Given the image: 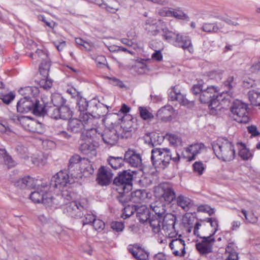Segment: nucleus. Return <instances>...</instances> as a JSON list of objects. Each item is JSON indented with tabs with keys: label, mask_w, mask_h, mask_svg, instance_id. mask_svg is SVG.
<instances>
[{
	"label": "nucleus",
	"mask_w": 260,
	"mask_h": 260,
	"mask_svg": "<svg viewBox=\"0 0 260 260\" xmlns=\"http://www.w3.org/2000/svg\"><path fill=\"white\" fill-rule=\"evenodd\" d=\"M35 190L30 194V199L34 202L41 203L46 206L54 207L56 208L57 205H62L66 203L68 201L71 199V193L68 190H63L62 195H56L55 197L52 195V191L47 182H42L41 184L36 181Z\"/></svg>",
	"instance_id": "obj_1"
},
{
	"label": "nucleus",
	"mask_w": 260,
	"mask_h": 260,
	"mask_svg": "<svg viewBox=\"0 0 260 260\" xmlns=\"http://www.w3.org/2000/svg\"><path fill=\"white\" fill-rule=\"evenodd\" d=\"M217 87L210 86L205 88L199 96V101L202 104H208L209 108L213 114L222 108V105L229 104L230 100L226 98L224 93L217 94Z\"/></svg>",
	"instance_id": "obj_2"
},
{
	"label": "nucleus",
	"mask_w": 260,
	"mask_h": 260,
	"mask_svg": "<svg viewBox=\"0 0 260 260\" xmlns=\"http://www.w3.org/2000/svg\"><path fill=\"white\" fill-rule=\"evenodd\" d=\"M212 147L217 158L223 161H230L235 157L234 146L226 139H220L213 142Z\"/></svg>",
	"instance_id": "obj_3"
},
{
	"label": "nucleus",
	"mask_w": 260,
	"mask_h": 260,
	"mask_svg": "<svg viewBox=\"0 0 260 260\" xmlns=\"http://www.w3.org/2000/svg\"><path fill=\"white\" fill-rule=\"evenodd\" d=\"M150 210L147 212V223H149L152 232L158 233L160 230V223L162 215L165 212L164 204L159 201H155L149 205Z\"/></svg>",
	"instance_id": "obj_4"
},
{
	"label": "nucleus",
	"mask_w": 260,
	"mask_h": 260,
	"mask_svg": "<svg viewBox=\"0 0 260 260\" xmlns=\"http://www.w3.org/2000/svg\"><path fill=\"white\" fill-rule=\"evenodd\" d=\"M26 47L30 50H36L35 52H30L29 56L33 59H37V61H41L39 66L40 73L43 74L45 76H47L51 66L47 51L46 50L37 49V45L32 40L28 41Z\"/></svg>",
	"instance_id": "obj_5"
},
{
	"label": "nucleus",
	"mask_w": 260,
	"mask_h": 260,
	"mask_svg": "<svg viewBox=\"0 0 260 260\" xmlns=\"http://www.w3.org/2000/svg\"><path fill=\"white\" fill-rule=\"evenodd\" d=\"M162 35L164 39L169 43H173V45L183 49H187L189 52L192 51V46L191 40L188 36H184L178 33L169 30L165 26L164 27Z\"/></svg>",
	"instance_id": "obj_6"
},
{
	"label": "nucleus",
	"mask_w": 260,
	"mask_h": 260,
	"mask_svg": "<svg viewBox=\"0 0 260 260\" xmlns=\"http://www.w3.org/2000/svg\"><path fill=\"white\" fill-rule=\"evenodd\" d=\"M201 226L199 222L196 223L193 233L201 240H198L196 243V248L199 253L202 256H206L207 254L212 252L213 246L215 242V239L212 235L207 236H201L199 234V229Z\"/></svg>",
	"instance_id": "obj_7"
},
{
	"label": "nucleus",
	"mask_w": 260,
	"mask_h": 260,
	"mask_svg": "<svg viewBox=\"0 0 260 260\" xmlns=\"http://www.w3.org/2000/svg\"><path fill=\"white\" fill-rule=\"evenodd\" d=\"M70 181L69 174L66 172L60 171L52 177L50 182L48 184L50 191H55V190L57 189L61 191L60 194H57L56 195H62L63 190H68L70 192L72 197V190L69 189V186L71 184Z\"/></svg>",
	"instance_id": "obj_8"
},
{
	"label": "nucleus",
	"mask_w": 260,
	"mask_h": 260,
	"mask_svg": "<svg viewBox=\"0 0 260 260\" xmlns=\"http://www.w3.org/2000/svg\"><path fill=\"white\" fill-rule=\"evenodd\" d=\"M230 116L239 123H247L250 120L248 105L236 100L231 107Z\"/></svg>",
	"instance_id": "obj_9"
},
{
	"label": "nucleus",
	"mask_w": 260,
	"mask_h": 260,
	"mask_svg": "<svg viewBox=\"0 0 260 260\" xmlns=\"http://www.w3.org/2000/svg\"><path fill=\"white\" fill-rule=\"evenodd\" d=\"M154 192L156 198L161 201H164L167 204L171 203L176 198V192L172 185L167 182L161 183L155 187Z\"/></svg>",
	"instance_id": "obj_10"
},
{
	"label": "nucleus",
	"mask_w": 260,
	"mask_h": 260,
	"mask_svg": "<svg viewBox=\"0 0 260 260\" xmlns=\"http://www.w3.org/2000/svg\"><path fill=\"white\" fill-rule=\"evenodd\" d=\"M133 174L129 171L124 170L118 173L114 180L113 183L118 186L117 188H122L126 191H131L132 189V181Z\"/></svg>",
	"instance_id": "obj_11"
},
{
	"label": "nucleus",
	"mask_w": 260,
	"mask_h": 260,
	"mask_svg": "<svg viewBox=\"0 0 260 260\" xmlns=\"http://www.w3.org/2000/svg\"><path fill=\"white\" fill-rule=\"evenodd\" d=\"M72 199L68 201L66 203L62 205H57V206H62L63 205H67L66 209H64V212L67 214V215L74 218H80L82 217L83 215V211L86 209V205H82L80 203H78L76 201H72L68 204Z\"/></svg>",
	"instance_id": "obj_12"
},
{
	"label": "nucleus",
	"mask_w": 260,
	"mask_h": 260,
	"mask_svg": "<svg viewBox=\"0 0 260 260\" xmlns=\"http://www.w3.org/2000/svg\"><path fill=\"white\" fill-rule=\"evenodd\" d=\"M168 99L171 101H178L180 105L188 107L194 105L193 101H190L186 99V95L181 93L177 86L172 87L168 92Z\"/></svg>",
	"instance_id": "obj_13"
},
{
	"label": "nucleus",
	"mask_w": 260,
	"mask_h": 260,
	"mask_svg": "<svg viewBox=\"0 0 260 260\" xmlns=\"http://www.w3.org/2000/svg\"><path fill=\"white\" fill-rule=\"evenodd\" d=\"M166 148H155L151 150V161L152 165L155 168L165 169V162L166 158Z\"/></svg>",
	"instance_id": "obj_14"
},
{
	"label": "nucleus",
	"mask_w": 260,
	"mask_h": 260,
	"mask_svg": "<svg viewBox=\"0 0 260 260\" xmlns=\"http://www.w3.org/2000/svg\"><path fill=\"white\" fill-rule=\"evenodd\" d=\"M89 128H86V125L83 123L82 121L77 118L70 119L68 121L67 129L68 131L77 134L82 133L81 135V139L82 140H86V137H87L88 132H86L85 134L83 132V130L85 129H89Z\"/></svg>",
	"instance_id": "obj_15"
},
{
	"label": "nucleus",
	"mask_w": 260,
	"mask_h": 260,
	"mask_svg": "<svg viewBox=\"0 0 260 260\" xmlns=\"http://www.w3.org/2000/svg\"><path fill=\"white\" fill-rule=\"evenodd\" d=\"M51 101L53 106L47 108L46 114L52 118L59 119V105L63 104L64 99L60 95L56 94L52 96Z\"/></svg>",
	"instance_id": "obj_16"
},
{
	"label": "nucleus",
	"mask_w": 260,
	"mask_h": 260,
	"mask_svg": "<svg viewBox=\"0 0 260 260\" xmlns=\"http://www.w3.org/2000/svg\"><path fill=\"white\" fill-rule=\"evenodd\" d=\"M113 174L109 167L101 166L98 170L96 180L102 186L108 185L112 178Z\"/></svg>",
	"instance_id": "obj_17"
},
{
	"label": "nucleus",
	"mask_w": 260,
	"mask_h": 260,
	"mask_svg": "<svg viewBox=\"0 0 260 260\" xmlns=\"http://www.w3.org/2000/svg\"><path fill=\"white\" fill-rule=\"evenodd\" d=\"M205 146L203 143H196L190 145L185 148V153H182V157L187 159L188 161L196 159L197 154L201 153V150L204 149Z\"/></svg>",
	"instance_id": "obj_18"
},
{
	"label": "nucleus",
	"mask_w": 260,
	"mask_h": 260,
	"mask_svg": "<svg viewBox=\"0 0 260 260\" xmlns=\"http://www.w3.org/2000/svg\"><path fill=\"white\" fill-rule=\"evenodd\" d=\"M185 241L181 239H173L169 244L170 248L173 250V254L176 256H184L185 251Z\"/></svg>",
	"instance_id": "obj_19"
},
{
	"label": "nucleus",
	"mask_w": 260,
	"mask_h": 260,
	"mask_svg": "<svg viewBox=\"0 0 260 260\" xmlns=\"http://www.w3.org/2000/svg\"><path fill=\"white\" fill-rule=\"evenodd\" d=\"M124 160L131 167H138L141 166L142 159L140 155L136 151L129 149L125 152L124 156Z\"/></svg>",
	"instance_id": "obj_20"
},
{
	"label": "nucleus",
	"mask_w": 260,
	"mask_h": 260,
	"mask_svg": "<svg viewBox=\"0 0 260 260\" xmlns=\"http://www.w3.org/2000/svg\"><path fill=\"white\" fill-rule=\"evenodd\" d=\"M101 137L106 144L110 146L115 145L118 139L117 131L114 128L106 129L104 133L101 135Z\"/></svg>",
	"instance_id": "obj_21"
},
{
	"label": "nucleus",
	"mask_w": 260,
	"mask_h": 260,
	"mask_svg": "<svg viewBox=\"0 0 260 260\" xmlns=\"http://www.w3.org/2000/svg\"><path fill=\"white\" fill-rule=\"evenodd\" d=\"M16 117L24 129L31 133L37 132V127L38 123L36 121L29 118L28 117L21 116V117Z\"/></svg>",
	"instance_id": "obj_22"
},
{
	"label": "nucleus",
	"mask_w": 260,
	"mask_h": 260,
	"mask_svg": "<svg viewBox=\"0 0 260 260\" xmlns=\"http://www.w3.org/2000/svg\"><path fill=\"white\" fill-rule=\"evenodd\" d=\"M173 113V107L171 105H166L162 107L157 111L156 116L161 121L168 122L171 120Z\"/></svg>",
	"instance_id": "obj_23"
},
{
	"label": "nucleus",
	"mask_w": 260,
	"mask_h": 260,
	"mask_svg": "<svg viewBox=\"0 0 260 260\" xmlns=\"http://www.w3.org/2000/svg\"><path fill=\"white\" fill-rule=\"evenodd\" d=\"M236 79L234 75H229L223 83V86L225 88V90L222 93H224V96L228 98L230 100V98H231L233 94V89L236 86Z\"/></svg>",
	"instance_id": "obj_24"
},
{
	"label": "nucleus",
	"mask_w": 260,
	"mask_h": 260,
	"mask_svg": "<svg viewBox=\"0 0 260 260\" xmlns=\"http://www.w3.org/2000/svg\"><path fill=\"white\" fill-rule=\"evenodd\" d=\"M33 99H29L26 98L21 99L17 104V110L21 113L31 112L33 106Z\"/></svg>",
	"instance_id": "obj_25"
},
{
	"label": "nucleus",
	"mask_w": 260,
	"mask_h": 260,
	"mask_svg": "<svg viewBox=\"0 0 260 260\" xmlns=\"http://www.w3.org/2000/svg\"><path fill=\"white\" fill-rule=\"evenodd\" d=\"M81 160V157L78 155H73L69 160L68 165L69 173L71 174L72 177L77 178L80 177V175H78L75 173V169L78 171H79L78 168H80L79 162Z\"/></svg>",
	"instance_id": "obj_26"
},
{
	"label": "nucleus",
	"mask_w": 260,
	"mask_h": 260,
	"mask_svg": "<svg viewBox=\"0 0 260 260\" xmlns=\"http://www.w3.org/2000/svg\"><path fill=\"white\" fill-rule=\"evenodd\" d=\"M128 250L137 260H146V251L144 248H142L138 244L129 245Z\"/></svg>",
	"instance_id": "obj_27"
},
{
	"label": "nucleus",
	"mask_w": 260,
	"mask_h": 260,
	"mask_svg": "<svg viewBox=\"0 0 260 260\" xmlns=\"http://www.w3.org/2000/svg\"><path fill=\"white\" fill-rule=\"evenodd\" d=\"M36 181L33 178L28 176L19 178L15 182L14 184L16 187L20 188H30L36 186Z\"/></svg>",
	"instance_id": "obj_28"
},
{
	"label": "nucleus",
	"mask_w": 260,
	"mask_h": 260,
	"mask_svg": "<svg viewBox=\"0 0 260 260\" xmlns=\"http://www.w3.org/2000/svg\"><path fill=\"white\" fill-rule=\"evenodd\" d=\"M162 227L164 230L172 231L175 229L176 216L171 213L166 214L162 217Z\"/></svg>",
	"instance_id": "obj_29"
},
{
	"label": "nucleus",
	"mask_w": 260,
	"mask_h": 260,
	"mask_svg": "<svg viewBox=\"0 0 260 260\" xmlns=\"http://www.w3.org/2000/svg\"><path fill=\"white\" fill-rule=\"evenodd\" d=\"M159 14L162 16L174 17L175 18L184 20L188 18V16L181 10L171 11L167 8H164L160 10Z\"/></svg>",
	"instance_id": "obj_30"
},
{
	"label": "nucleus",
	"mask_w": 260,
	"mask_h": 260,
	"mask_svg": "<svg viewBox=\"0 0 260 260\" xmlns=\"http://www.w3.org/2000/svg\"><path fill=\"white\" fill-rule=\"evenodd\" d=\"M175 201H176L177 205L185 211H187L193 206L192 201L183 194L176 196Z\"/></svg>",
	"instance_id": "obj_31"
},
{
	"label": "nucleus",
	"mask_w": 260,
	"mask_h": 260,
	"mask_svg": "<svg viewBox=\"0 0 260 260\" xmlns=\"http://www.w3.org/2000/svg\"><path fill=\"white\" fill-rule=\"evenodd\" d=\"M165 25L164 22L160 20H155L151 24L147 23L148 33L150 35L156 36L162 30Z\"/></svg>",
	"instance_id": "obj_32"
},
{
	"label": "nucleus",
	"mask_w": 260,
	"mask_h": 260,
	"mask_svg": "<svg viewBox=\"0 0 260 260\" xmlns=\"http://www.w3.org/2000/svg\"><path fill=\"white\" fill-rule=\"evenodd\" d=\"M47 106L34 98L33 106L31 109V113L38 116H44L46 114Z\"/></svg>",
	"instance_id": "obj_33"
},
{
	"label": "nucleus",
	"mask_w": 260,
	"mask_h": 260,
	"mask_svg": "<svg viewBox=\"0 0 260 260\" xmlns=\"http://www.w3.org/2000/svg\"><path fill=\"white\" fill-rule=\"evenodd\" d=\"M19 93L23 96V98H26L29 99H33L39 93V90L38 87L35 86H26L23 88H21L18 90Z\"/></svg>",
	"instance_id": "obj_34"
},
{
	"label": "nucleus",
	"mask_w": 260,
	"mask_h": 260,
	"mask_svg": "<svg viewBox=\"0 0 260 260\" xmlns=\"http://www.w3.org/2000/svg\"><path fill=\"white\" fill-rule=\"evenodd\" d=\"M147 137L150 139V141L147 142V144L151 148L160 145L165 139L164 136H159V134L156 132L147 133Z\"/></svg>",
	"instance_id": "obj_35"
},
{
	"label": "nucleus",
	"mask_w": 260,
	"mask_h": 260,
	"mask_svg": "<svg viewBox=\"0 0 260 260\" xmlns=\"http://www.w3.org/2000/svg\"><path fill=\"white\" fill-rule=\"evenodd\" d=\"M132 202L136 203H141L144 202L146 198L145 190H136L131 193Z\"/></svg>",
	"instance_id": "obj_36"
},
{
	"label": "nucleus",
	"mask_w": 260,
	"mask_h": 260,
	"mask_svg": "<svg viewBox=\"0 0 260 260\" xmlns=\"http://www.w3.org/2000/svg\"><path fill=\"white\" fill-rule=\"evenodd\" d=\"M180 158L181 156L176 151L172 153L170 149L166 148V158H165V160H164L165 162V168L168 166L171 160L177 164L179 162Z\"/></svg>",
	"instance_id": "obj_37"
},
{
	"label": "nucleus",
	"mask_w": 260,
	"mask_h": 260,
	"mask_svg": "<svg viewBox=\"0 0 260 260\" xmlns=\"http://www.w3.org/2000/svg\"><path fill=\"white\" fill-rule=\"evenodd\" d=\"M119 193V195L117 196V199L123 206H126V203L131 201L130 191H126L122 188H116Z\"/></svg>",
	"instance_id": "obj_38"
},
{
	"label": "nucleus",
	"mask_w": 260,
	"mask_h": 260,
	"mask_svg": "<svg viewBox=\"0 0 260 260\" xmlns=\"http://www.w3.org/2000/svg\"><path fill=\"white\" fill-rule=\"evenodd\" d=\"M134 70L138 74H144L146 71V59L138 58L136 60V64L134 66Z\"/></svg>",
	"instance_id": "obj_39"
},
{
	"label": "nucleus",
	"mask_w": 260,
	"mask_h": 260,
	"mask_svg": "<svg viewBox=\"0 0 260 260\" xmlns=\"http://www.w3.org/2000/svg\"><path fill=\"white\" fill-rule=\"evenodd\" d=\"M135 209L137 212V218L141 223L146 222V206L143 205L141 206L135 205Z\"/></svg>",
	"instance_id": "obj_40"
},
{
	"label": "nucleus",
	"mask_w": 260,
	"mask_h": 260,
	"mask_svg": "<svg viewBox=\"0 0 260 260\" xmlns=\"http://www.w3.org/2000/svg\"><path fill=\"white\" fill-rule=\"evenodd\" d=\"M59 119L67 120L72 116V112L70 108L63 105V104L59 105Z\"/></svg>",
	"instance_id": "obj_41"
},
{
	"label": "nucleus",
	"mask_w": 260,
	"mask_h": 260,
	"mask_svg": "<svg viewBox=\"0 0 260 260\" xmlns=\"http://www.w3.org/2000/svg\"><path fill=\"white\" fill-rule=\"evenodd\" d=\"M248 96L251 104L255 106H260V93L254 90H249Z\"/></svg>",
	"instance_id": "obj_42"
},
{
	"label": "nucleus",
	"mask_w": 260,
	"mask_h": 260,
	"mask_svg": "<svg viewBox=\"0 0 260 260\" xmlns=\"http://www.w3.org/2000/svg\"><path fill=\"white\" fill-rule=\"evenodd\" d=\"M79 150L81 153L85 155L94 154L95 149L93 145L89 143H83L80 144Z\"/></svg>",
	"instance_id": "obj_43"
},
{
	"label": "nucleus",
	"mask_w": 260,
	"mask_h": 260,
	"mask_svg": "<svg viewBox=\"0 0 260 260\" xmlns=\"http://www.w3.org/2000/svg\"><path fill=\"white\" fill-rule=\"evenodd\" d=\"M108 161L112 168L117 169L123 165L124 160L122 157H114L111 156L109 157Z\"/></svg>",
	"instance_id": "obj_44"
},
{
	"label": "nucleus",
	"mask_w": 260,
	"mask_h": 260,
	"mask_svg": "<svg viewBox=\"0 0 260 260\" xmlns=\"http://www.w3.org/2000/svg\"><path fill=\"white\" fill-rule=\"evenodd\" d=\"M164 138L166 139L171 144L174 146L181 145L182 144V140L181 138L176 134L167 133Z\"/></svg>",
	"instance_id": "obj_45"
},
{
	"label": "nucleus",
	"mask_w": 260,
	"mask_h": 260,
	"mask_svg": "<svg viewBox=\"0 0 260 260\" xmlns=\"http://www.w3.org/2000/svg\"><path fill=\"white\" fill-rule=\"evenodd\" d=\"M76 104L79 111L81 112H84L87 110L88 107V102L85 99L82 97L81 95L78 96L76 99Z\"/></svg>",
	"instance_id": "obj_46"
},
{
	"label": "nucleus",
	"mask_w": 260,
	"mask_h": 260,
	"mask_svg": "<svg viewBox=\"0 0 260 260\" xmlns=\"http://www.w3.org/2000/svg\"><path fill=\"white\" fill-rule=\"evenodd\" d=\"M40 75L42 76V79L40 81L39 84L40 86L44 89H48L50 88L52 85V80L48 78L49 72L47 76H44L43 74Z\"/></svg>",
	"instance_id": "obj_47"
},
{
	"label": "nucleus",
	"mask_w": 260,
	"mask_h": 260,
	"mask_svg": "<svg viewBox=\"0 0 260 260\" xmlns=\"http://www.w3.org/2000/svg\"><path fill=\"white\" fill-rule=\"evenodd\" d=\"M239 155L243 160H248L252 157V153L248 149L244 144L242 145V148L240 149Z\"/></svg>",
	"instance_id": "obj_48"
},
{
	"label": "nucleus",
	"mask_w": 260,
	"mask_h": 260,
	"mask_svg": "<svg viewBox=\"0 0 260 260\" xmlns=\"http://www.w3.org/2000/svg\"><path fill=\"white\" fill-rule=\"evenodd\" d=\"M219 27L216 23H205L203 24L202 29L206 32H216Z\"/></svg>",
	"instance_id": "obj_49"
},
{
	"label": "nucleus",
	"mask_w": 260,
	"mask_h": 260,
	"mask_svg": "<svg viewBox=\"0 0 260 260\" xmlns=\"http://www.w3.org/2000/svg\"><path fill=\"white\" fill-rule=\"evenodd\" d=\"M241 212L243 213V215L245 217V222L246 223H255L257 221V218L254 213L252 212H247L246 210L245 209H242Z\"/></svg>",
	"instance_id": "obj_50"
},
{
	"label": "nucleus",
	"mask_w": 260,
	"mask_h": 260,
	"mask_svg": "<svg viewBox=\"0 0 260 260\" xmlns=\"http://www.w3.org/2000/svg\"><path fill=\"white\" fill-rule=\"evenodd\" d=\"M204 84L202 81H199L197 84H193L190 88L191 92L194 95L200 96L204 90Z\"/></svg>",
	"instance_id": "obj_51"
},
{
	"label": "nucleus",
	"mask_w": 260,
	"mask_h": 260,
	"mask_svg": "<svg viewBox=\"0 0 260 260\" xmlns=\"http://www.w3.org/2000/svg\"><path fill=\"white\" fill-rule=\"evenodd\" d=\"M233 243H229L225 249L226 252L228 253V255L225 260H238V254L236 251L232 249Z\"/></svg>",
	"instance_id": "obj_52"
},
{
	"label": "nucleus",
	"mask_w": 260,
	"mask_h": 260,
	"mask_svg": "<svg viewBox=\"0 0 260 260\" xmlns=\"http://www.w3.org/2000/svg\"><path fill=\"white\" fill-rule=\"evenodd\" d=\"M204 220L207 222L210 223V226L213 228V230L212 231V233L210 234L209 235H212V237H214V235L218 230V220L214 218H206Z\"/></svg>",
	"instance_id": "obj_53"
},
{
	"label": "nucleus",
	"mask_w": 260,
	"mask_h": 260,
	"mask_svg": "<svg viewBox=\"0 0 260 260\" xmlns=\"http://www.w3.org/2000/svg\"><path fill=\"white\" fill-rule=\"evenodd\" d=\"M124 210L122 214V217L126 219L129 217L136 211L135 205H129L124 206Z\"/></svg>",
	"instance_id": "obj_54"
},
{
	"label": "nucleus",
	"mask_w": 260,
	"mask_h": 260,
	"mask_svg": "<svg viewBox=\"0 0 260 260\" xmlns=\"http://www.w3.org/2000/svg\"><path fill=\"white\" fill-rule=\"evenodd\" d=\"M15 96V94L11 92L8 94H2L1 99L5 104L8 105L14 99Z\"/></svg>",
	"instance_id": "obj_55"
},
{
	"label": "nucleus",
	"mask_w": 260,
	"mask_h": 260,
	"mask_svg": "<svg viewBox=\"0 0 260 260\" xmlns=\"http://www.w3.org/2000/svg\"><path fill=\"white\" fill-rule=\"evenodd\" d=\"M193 171L198 173L199 175H201L203 173L205 170L204 165L202 161H196L192 165Z\"/></svg>",
	"instance_id": "obj_56"
},
{
	"label": "nucleus",
	"mask_w": 260,
	"mask_h": 260,
	"mask_svg": "<svg viewBox=\"0 0 260 260\" xmlns=\"http://www.w3.org/2000/svg\"><path fill=\"white\" fill-rule=\"evenodd\" d=\"M84 112H82V113L80 114V118L81 119V121L84 124V125L86 124H88L92 122L93 118L92 116L89 114L87 113H84Z\"/></svg>",
	"instance_id": "obj_57"
},
{
	"label": "nucleus",
	"mask_w": 260,
	"mask_h": 260,
	"mask_svg": "<svg viewBox=\"0 0 260 260\" xmlns=\"http://www.w3.org/2000/svg\"><path fill=\"white\" fill-rule=\"evenodd\" d=\"M247 131L251 135V137H255L260 135V133L258 131L256 126L251 125L247 127Z\"/></svg>",
	"instance_id": "obj_58"
},
{
	"label": "nucleus",
	"mask_w": 260,
	"mask_h": 260,
	"mask_svg": "<svg viewBox=\"0 0 260 260\" xmlns=\"http://www.w3.org/2000/svg\"><path fill=\"white\" fill-rule=\"evenodd\" d=\"M93 228L95 230H102L105 228V223L101 220L96 219L93 221L92 223Z\"/></svg>",
	"instance_id": "obj_59"
},
{
	"label": "nucleus",
	"mask_w": 260,
	"mask_h": 260,
	"mask_svg": "<svg viewBox=\"0 0 260 260\" xmlns=\"http://www.w3.org/2000/svg\"><path fill=\"white\" fill-rule=\"evenodd\" d=\"M95 219V216L92 214L86 213L84 215V218L82 220L83 225L92 223Z\"/></svg>",
	"instance_id": "obj_60"
},
{
	"label": "nucleus",
	"mask_w": 260,
	"mask_h": 260,
	"mask_svg": "<svg viewBox=\"0 0 260 260\" xmlns=\"http://www.w3.org/2000/svg\"><path fill=\"white\" fill-rule=\"evenodd\" d=\"M97 66L100 68H103L107 63L106 58L104 56L99 55L94 59Z\"/></svg>",
	"instance_id": "obj_61"
},
{
	"label": "nucleus",
	"mask_w": 260,
	"mask_h": 260,
	"mask_svg": "<svg viewBox=\"0 0 260 260\" xmlns=\"http://www.w3.org/2000/svg\"><path fill=\"white\" fill-rule=\"evenodd\" d=\"M111 228L116 232H121L124 229V225L122 222L114 221L111 223Z\"/></svg>",
	"instance_id": "obj_62"
},
{
	"label": "nucleus",
	"mask_w": 260,
	"mask_h": 260,
	"mask_svg": "<svg viewBox=\"0 0 260 260\" xmlns=\"http://www.w3.org/2000/svg\"><path fill=\"white\" fill-rule=\"evenodd\" d=\"M162 43L160 41H152L149 43V47L153 50H158L159 49L162 50Z\"/></svg>",
	"instance_id": "obj_63"
},
{
	"label": "nucleus",
	"mask_w": 260,
	"mask_h": 260,
	"mask_svg": "<svg viewBox=\"0 0 260 260\" xmlns=\"http://www.w3.org/2000/svg\"><path fill=\"white\" fill-rule=\"evenodd\" d=\"M155 52L151 55V59L157 61H160L162 59V55L161 52V50L159 49L158 50L154 51Z\"/></svg>",
	"instance_id": "obj_64"
}]
</instances>
